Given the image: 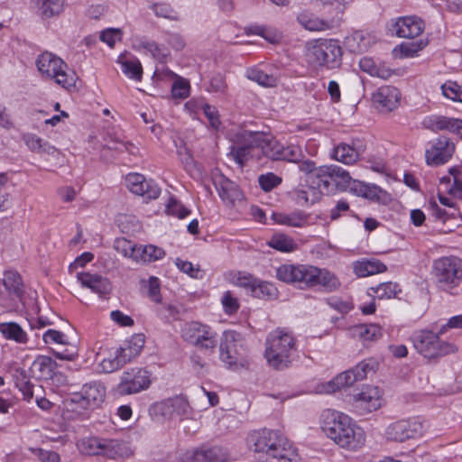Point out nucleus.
Listing matches in <instances>:
<instances>
[{
    "label": "nucleus",
    "instance_id": "1",
    "mask_svg": "<svg viewBox=\"0 0 462 462\" xmlns=\"http://www.w3.org/2000/svg\"><path fill=\"white\" fill-rule=\"evenodd\" d=\"M321 429L340 448L356 451L365 442L364 430L346 414L327 410L322 413Z\"/></svg>",
    "mask_w": 462,
    "mask_h": 462
},
{
    "label": "nucleus",
    "instance_id": "2",
    "mask_svg": "<svg viewBox=\"0 0 462 462\" xmlns=\"http://www.w3.org/2000/svg\"><path fill=\"white\" fill-rule=\"evenodd\" d=\"M248 447L266 456L268 462H297L298 454L290 441L279 431L260 430L247 437Z\"/></svg>",
    "mask_w": 462,
    "mask_h": 462
},
{
    "label": "nucleus",
    "instance_id": "3",
    "mask_svg": "<svg viewBox=\"0 0 462 462\" xmlns=\"http://www.w3.org/2000/svg\"><path fill=\"white\" fill-rule=\"evenodd\" d=\"M295 350V339L292 335L278 328L268 335L264 356L272 367L283 370L291 365V354Z\"/></svg>",
    "mask_w": 462,
    "mask_h": 462
},
{
    "label": "nucleus",
    "instance_id": "4",
    "mask_svg": "<svg viewBox=\"0 0 462 462\" xmlns=\"http://www.w3.org/2000/svg\"><path fill=\"white\" fill-rule=\"evenodd\" d=\"M411 340L416 351L425 358L432 359L457 352V347L442 341L431 330L421 329L412 333Z\"/></svg>",
    "mask_w": 462,
    "mask_h": 462
},
{
    "label": "nucleus",
    "instance_id": "5",
    "mask_svg": "<svg viewBox=\"0 0 462 462\" xmlns=\"http://www.w3.org/2000/svg\"><path fill=\"white\" fill-rule=\"evenodd\" d=\"M431 274L439 289L450 291L462 281V260L456 256L436 259L432 264Z\"/></svg>",
    "mask_w": 462,
    "mask_h": 462
},
{
    "label": "nucleus",
    "instance_id": "6",
    "mask_svg": "<svg viewBox=\"0 0 462 462\" xmlns=\"http://www.w3.org/2000/svg\"><path fill=\"white\" fill-rule=\"evenodd\" d=\"M313 183L323 195L345 190L349 187L352 178L349 172L337 165H324L317 169L312 175Z\"/></svg>",
    "mask_w": 462,
    "mask_h": 462
},
{
    "label": "nucleus",
    "instance_id": "7",
    "mask_svg": "<svg viewBox=\"0 0 462 462\" xmlns=\"http://www.w3.org/2000/svg\"><path fill=\"white\" fill-rule=\"evenodd\" d=\"M306 56L314 67L334 69L340 64L342 49L337 40H318L308 47Z\"/></svg>",
    "mask_w": 462,
    "mask_h": 462
},
{
    "label": "nucleus",
    "instance_id": "8",
    "mask_svg": "<svg viewBox=\"0 0 462 462\" xmlns=\"http://www.w3.org/2000/svg\"><path fill=\"white\" fill-rule=\"evenodd\" d=\"M36 66L43 77L54 79L62 88H69L75 86V73H68L67 64L55 54L49 51L42 53L36 60Z\"/></svg>",
    "mask_w": 462,
    "mask_h": 462
},
{
    "label": "nucleus",
    "instance_id": "9",
    "mask_svg": "<svg viewBox=\"0 0 462 462\" xmlns=\"http://www.w3.org/2000/svg\"><path fill=\"white\" fill-rule=\"evenodd\" d=\"M191 407L182 395H176L162 402L152 404L149 414L157 422H165L175 417H189L191 414Z\"/></svg>",
    "mask_w": 462,
    "mask_h": 462
},
{
    "label": "nucleus",
    "instance_id": "10",
    "mask_svg": "<svg viewBox=\"0 0 462 462\" xmlns=\"http://www.w3.org/2000/svg\"><path fill=\"white\" fill-rule=\"evenodd\" d=\"M181 337L200 349H214L217 345V333L209 326L198 321L186 323L181 329Z\"/></svg>",
    "mask_w": 462,
    "mask_h": 462
},
{
    "label": "nucleus",
    "instance_id": "11",
    "mask_svg": "<svg viewBox=\"0 0 462 462\" xmlns=\"http://www.w3.org/2000/svg\"><path fill=\"white\" fill-rule=\"evenodd\" d=\"M239 334L233 330L224 331L219 343V359L228 369L236 370L244 365L245 358L238 341Z\"/></svg>",
    "mask_w": 462,
    "mask_h": 462
},
{
    "label": "nucleus",
    "instance_id": "12",
    "mask_svg": "<svg viewBox=\"0 0 462 462\" xmlns=\"http://www.w3.org/2000/svg\"><path fill=\"white\" fill-rule=\"evenodd\" d=\"M422 422L418 418L398 420L390 423L384 430V437L389 441L404 442L421 435Z\"/></svg>",
    "mask_w": 462,
    "mask_h": 462
},
{
    "label": "nucleus",
    "instance_id": "13",
    "mask_svg": "<svg viewBox=\"0 0 462 462\" xmlns=\"http://www.w3.org/2000/svg\"><path fill=\"white\" fill-rule=\"evenodd\" d=\"M150 384L149 372L143 368L134 367L123 373L117 392L121 395L134 394L146 390Z\"/></svg>",
    "mask_w": 462,
    "mask_h": 462
},
{
    "label": "nucleus",
    "instance_id": "14",
    "mask_svg": "<svg viewBox=\"0 0 462 462\" xmlns=\"http://www.w3.org/2000/svg\"><path fill=\"white\" fill-rule=\"evenodd\" d=\"M105 397V386L100 382L94 381L85 383L80 392L72 393L70 402L79 404L82 409L93 410L104 402Z\"/></svg>",
    "mask_w": 462,
    "mask_h": 462
},
{
    "label": "nucleus",
    "instance_id": "15",
    "mask_svg": "<svg viewBox=\"0 0 462 462\" xmlns=\"http://www.w3.org/2000/svg\"><path fill=\"white\" fill-rule=\"evenodd\" d=\"M454 152V143L447 136H439L432 143L430 148L426 150V162L430 166L442 165L451 159Z\"/></svg>",
    "mask_w": 462,
    "mask_h": 462
},
{
    "label": "nucleus",
    "instance_id": "16",
    "mask_svg": "<svg viewBox=\"0 0 462 462\" xmlns=\"http://www.w3.org/2000/svg\"><path fill=\"white\" fill-rule=\"evenodd\" d=\"M129 190L147 199H155L161 194V189L152 180H146L143 175L129 173L125 177Z\"/></svg>",
    "mask_w": 462,
    "mask_h": 462
},
{
    "label": "nucleus",
    "instance_id": "17",
    "mask_svg": "<svg viewBox=\"0 0 462 462\" xmlns=\"http://www.w3.org/2000/svg\"><path fill=\"white\" fill-rule=\"evenodd\" d=\"M354 401L356 407L361 410V413L372 412L382 405V392L377 386L366 385L360 393L354 395Z\"/></svg>",
    "mask_w": 462,
    "mask_h": 462
},
{
    "label": "nucleus",
    "instance_id": "18",
    "mask_svg": "<svg viewBox=\"0 0 462 462\" xmlns=\"http://www.w3.org/2000/svg\"><path fill=\"white\" fill-rule=\"evenodd\" d=\"M423 29L422 20L416 16L401 17L392 27V31L400 38H415L422 33Z\"/></svg>",
    "mask_w": 462,
    "mask_h": 462
},
{
    "label": "nucleus",
    "instance_id": "19",
    "mask_svg": "<svg viewBox=\"0 0 462 462\" xmlns=\"http://www.w3.org/2000/svg\"><path fill=\"white\" fill-rule=\"evenodd\" d=\"M100 456L111 459L119 457H128L132 455V450L127 443L123 440L101 438Z\"/></svg>",
    "mask_w": 462,
    "mask_h": 462
},
{
    "label": "nucleus",
    "instance_id": "20",
    "mask_svg": "<svg viewBox=\"0 0 462 462\" xmlns=\"http://www.w3.org/2000/svg\"><path fill=\"white\" fill-rule=\"evenodd\" d=\"M77 277L83 287L88 288L99 295L108 294L112 290L109 280L101 275L82 272L79 273Z\"/></svg>",
    "mask_w": 462,
    "mask_h": 462
},
{
    "label": "nucleus",
    "instance_id": "21",
    "mask_svg": "<svg viewBox=\"0 0 462 462\" xmlns=\"http://www.w3.org/2000/svg\"><path fill=\"white\" fill-rule=\"evenodd\" d=\"M228 457L226 449L215 446L194 450L187 462H226Z\"/></svg>",
    "mask_w": 462,
    "mask_h": 462
},
{
    "label": "nucleus",
    "instance_id": "22",
    "mask_svg": "<svg viewBox=\"0 0 462 462\" xmlns=\"http://www.w3.org/2000/svg\"><path fill=\"white\" fill-rule=\"evenodd\" d=\"M213 183L223 201L234 203L240 199L242 195L236 184L222 174L214 175Z\"/></svg>",
    "mask_w": 462,
    "mask_h": 462
},
{
    "label": "nucleus",
    "instance_id": "23",
    "mask_svg": "<svg viewBox=\"0 0 462 462\" xmlns=\"http://www.w3.org/2000/svg\"><path fill=\"white\" fill-rule=\"evenodd\" d=\"M373 100L382 107L389 111L394 109L400 100V92L398 88L392 86H383L373 94Z\"/></svg>",
    "mask_w": 462,
    "mask_h": 462
},
{
    "label": "nucleus",
    "instance_id": "24",
    "mask_svg": "<svg viewBox=\"0 0 462 462\" xmlns=\"http://www.w3.org/2000/svg\"><path fill=\"white\" fill-rule=\"evenodd\" d=\"M292 197L300 206H309L318 202L323 196L321 190L314 183H307L305 187L294 189Z\"/></svg>",
    "mask_w": 462,
    "mask_h": 462
},
{
    "label": "nucleus",
    "instance_id": "25",
    "mask_svg": "<svg viewBox=\"0 0 462 462\" xmlns=\"http://www.w3.org/2000/svg\"><path fill=\"white\" fill-rule=\"evenodd\" d=\"M356 381L358 380L355 374V371H353V369L347 370L338 374L333 380L319 385L318 391L320 393H332L343 387L351 386Z\"/></svg>",
    "mask_w": 462,
    "mask_h": 462
},
{
    "label": "nucleus",
    "instance_id": "26",
    "mask_svg": "<svg viewBox=\"0 0 462 462\" xmlns=\"http://www.w3.org/2000/svg\"><path fill=\"white\" fill-rule=\"evenodd\" d=\"M55 363L46 356H38L29 368L30 376L37 380H46L51 377Z\"/></svg>",
    "mask_w": 462,
    "mask_h": 462
},
{
    "label": "nucleus",
    "instance_id": "27",
    "mask_svg": "<svg viewBox=\"0 0 462 462\" xmlns=\"http://www.w3.org/2000/svg\"><path fill=\"white\" fill-rule=\"evenodd\" d=\"M361 149L346 143H339L331 153V157L344 164H353L360 157Z\"/></svg>",
    "mask_w": 462,
    "mask_h": 462
},
{
    "label": "nucleus",
    "instance_id": "28",
    "mask_svg": "<svg viewBox=\"0 0 462 462\" xmlns=\"http://www.w3.org/2000/svg\"><path fill=\"white\" fill-rule=\"evenodd\" d=\"M316 277L314 282V287L320 285L327 291H335L339 289L341 282L339 279L331 272L327 269H321L316 267Z\"/></svg>",
    "mask_w": 462,
    "mask_h": 462
},
{
    "label": "nucleus",
    "instance_id": "29",
    "mask_svg": "<svg viewBox=\"0 0 462 462\" xmlns=\"http://www.w3.org/2000/svg\"><path fill=\"white\" fill-rule=\"evenodd\" d=\"M297 21L302 27L311 32H320L330 29L328 22L308 12H301L298 15Z\"/></svg>",
    "mask_w": 462,
    "mask_h": 462
},
{
    "label": "nucleus",
    "instance_id": "30",
    "mask_svg": "<svg viewBox=\"0 0 462 462\" xmlns=\"http://www.w3.org/2000/svg\"><path fill=\"white\" fill-rule=\"evenodd\" d=\"M386 269V265L378 260H364L354 264V272L359 277L383 273Z\"/></svg>",
    "mask_w": 462,
    "mask_h": 462
},
{
    "label": "nucleus",
    "instance_id": "31",
    "mask_svg": "<svg viewBox=\"0 0 462 462\" xmlns=\"http://www.w3.org/2000/svg\"><path fill=\"white\" fill-rule=\"evenodd\" d=\"M273 219L281 225H286L293 227L304 226L308 222V217L301 211L291 213H273Z\"/></svg>",
    "mask_w": 462,
    "mask_h": 462
},
{
    "label": "nucleus",
    "instance_id": "32",
    "mask_svg": "<svg viewBox=\"0 0 462 462\" xmlns=\"http://www.w3.org/2000/svg\"><path fill=\"white\" fill-rule=\"evenodd\" d=\"M165 256V251L162 247L153 245H139L137 255H135L136 263H152L161 260Z\"/></svg>",
    "mask_w": 462,
    "mask_h": 462
},
{
    "label": "nucleus",
    "instance_id": "33",
    "mask_svg": "<svg viewBox=\"0 0 462 462\" xmlns=\"http://www.w3.org/2000/svg\"><path fill=\"white\" fill-rule=\"evenodd\" d=\"M401 292L402 290L399 284L392 282H383L376 287H370L368 289V295L379 300L397 298Z\"/></svg>",
    "mask_w": 462,
    "mask_h": 462
},
{
    "label": "nucleus",
    "instance_id": "34",
    "mask_svg": "<svg viewBox=\"0 0 462 462\" xmlns=\"http://www.w3.org/2000/svg\"><path fill=\"white\" fill-rule=\"evenodd\" d=\"M15 386L23 393V399L30 402L33 397L34 385L30 381V375L23 368H17L14 373Z\"/></svg>",
    "mask_w": 462,
    "mask_h": 462
},
{
    "label": "nucleus",
    "instance_id": "35",
    "mask_svg": "<svg viewBox=\"0 0 462 462\" xmlns=\"http://www.w3.org/2000/svg\"><path fill=\"white\" fill-rule=\"evenodd\" d=\"M350 333L353 337H358L363 341L375 340L382 336V328L375 324H360L350 328Z\"/></svg>",
    "mask_w": 462,
    "mask_h": 462
},
{
    "label": "nucleus",
    "instance_id": "36",
    "mask_svg": "<svg viewBox=\"0 0 462 462\" xmlns=\"http://www.w3.org/2000/svg\"><path fill=\"white\" fill-rule=\"evenodd\" d=\"M0 332L9 340H14L17 343H26L27 334L20 325L14 322L0 323Z\"/></svg>",
    "mask_w": 462,
    "mask_h": 462
},
{
    "label": "nucleus",
    "instance_id": "37",
    "mask_svg": "<svg viewBox=\"0 0 462 462\" xmlns=\"http://www.w3.org/2000/svg\"><path fill=\"white\" fill-rule=\"evenodd\" d=\"M316 266L310 264H299L296 286L300 289L314 287Z\"/></svg>",
    "mask_w": 462,
    "mask_h": 462
},
{
    "label": "nucleus",
    "instance_id": "38",
    "mask_svg": "<svg viewBox=\"0 0 462 462\" xmlns=\"http://www.w3.org/2000/svg\"><path fill=\"white\" fill-rule=\"evenodd\" d=\"M118 62L121 64L123 73L129 79L137 81L141 80L143 76V67L138 59H124L123 57H119Z\"/></svg>",
    "mask_w": 462,
    "mask_h": 462
},
{
    "label": "nucleus",
    "instance_id": "39",
    "mask_svg": "<svg viewBox=\"0 0 462 462\" xmlns=\"http://www.w3.org/2000/svg\"><path fill=\"white\" fill-rule=\"evenodd\" d=\"M41 14L51 17L60 14L64 8L65 0H34Z\"/></svg>",
    "mask_w": 462,
    "mask_h": 462
},
{
    "label": "nucleus",
    "instance_id": "40",
    "mask_svg": "<svg viewBox=\"0 0 462 462\" xmlns=\"http://www.w3.org/2000/svg\"><path fill=\"white\" fill-rule=\"evenodd\" d=\"M23 140L32 152L52 153L55 148L34 134H25Z\"/></svg>",
    "mask_w": 462,
    "mask_h": 462
},
{
    "label": "nucleus",
    "instance_id": "41",
    "mask_svg": "<svg viewBox=\"0 0 462 462\" xmlns=\"http://www.w3.org/2000/svg\"><path fill=\"white\" fill-rule=\"evenodd\" d=\"M268 245L273 249L284 253L292 252L297 247L294 240L284 234L274 235L268 242Z\"/></svg>",
    "mask_w": 462,
    "mask_h": 462
},
{
    "label": "nucleus",
    "instance_id": "42",
    "mask_svg": "<svg viewBox=\"0 0 462 462\" xmlns=\"http://www.w3.org/2000/svg\"><path fill=\"white\" fill-rule=\"evenodd\" d=\"M261 148L266 157L275 161L281 159L283 144L274 138H267L262 141Z\"/></svg>",
    "mask_w": 462,
    "mask_h": 462
},
{
    "label": "nucleus",
    "instance_id": "43",
    "mask_svg": "<svg viewBox=\"0 0 462 462\" xmlns=\"http://www.w3.org/2000/svg\"><path fill=\"white\" fill-rule=\"evenodd\" d=\"M4 285L5 289L17 296L23 292V282L20 274L15 271H8L5 273Z\"/></svg>",
    "mask_w": 462,
    "mask_h": 462
},
{
    "label": "nucleus",
    "instance_id": "44",
    "mask_svg": "<svg viewBox=\"0 0 462 462\" xmlns=\"http://www.w3.org/2000/svg\"><path fill=\"white\" fill-rule=\"evenodd\" d=\"M299 264H282L276 269V278L296 286Z\"/></svg>",
    "mask_w": 462,
    "mask_h": 462
},
{
    "label": "nucleus",
    "instance_id": "45",
    "mask_svg": "<svg viewBox=\"0 0 462 462\" xmlns=\"http://www.w3.org/2000/svg\"><path fill=\"white\" fill-rule=\"evenodd\" d=\"M101 443L99 437L85 438L78 442V448L85 455L99 456Z\"/></svg>",
    "mask_w": 462,
    "mask_h": 462
},
{
    "label": "nucleus",
    "instance_id": "46",
    "mask_svg": "<svg viewBox=\"0 0 462 462\" xmlns=\"http://www.w3.org/2000/svg\"><path fill=\"white\" fill-rule=\"evenodd\" d=\"M137 245L125 237L116 238L114 242V248L116 252L123 254L125 257L133 259L135 262V255H137Z\"/></svg>",
    "mask_w": 462,
    "mask_h": 462
},
{
    "label": "nucleus",
    "instance_id": "47",
    "mask_svg": "<svg viewBox=\"0 0 462 462\" xmlns=\"http://www.w3.org/2000/svg\"><path fill=\"white\" fill-rule=\"evenodd\" d=\"M247 77L249 79L263 87H274L277 84V79L275 77L259 69L248 70Z\"/></svg>",
    "mask_w": 462,
    "mask_h": 462
},
{
    "label": "nucleus",
    "instance_id": "48",
    "mask_svg": "<svg viewBox=\"0 0 462 462\" xmlns=\"http://www.w3.org/2000/svg\"><path fill=\"white\" fill-rule=\"evenodd\" d=\"M441 89L446 97L462 103V86L456 81H447L441 86Z\"/></svg>",
    "mask_w": 462,
    "mask_h": 462
},
{
    "label": "nucleus",
    "instance_id": "49",
    "mask_svg": "<svg viewBox=\"0 0 462 462\" xmlns=\"http://www.w3.org/2000/svg\"><path fill=\"white\" fill-rule=\"evenodd\" d=\"M140 47L149 52L153 59L160 62H164L168 55L164 50L152 41H141Z\"/></svg>",
    "mask_w": 462,
    "mask_h": 462
},
{
    "label": "nucleus",
    "instance_id": "50",
    "mask_svg": "<svg viewBox=\"0 0 462 462\" xmlns=\"http://www.w3.org/2000/svg\"><path fill=\"white\" fill-rule=\"evenodd\" d=\"M304 157L300 146L296 144L283 145L282 155L280 160L288 161L291 162H300Z\"/></svg>",
    "mask_w": 462,
    "mask_h": 462
},
{
    "label": "nucleus",
    "instance_id": "51",
    "mask_svg": "<svg viewBox=\"0 0 462 462\" xmlns=\"http://www.w3.org/2000/svg\"><path fill=\"white\" fill-rule=\"evenodd\" d=\"M258 182L262 189L264 191H270L282 183V178L273 172H268L266 174L260 175Z\"/></svg>",
    "mask_w": 462,
    "mask_h": 462
},
{
    "label": "nucleus",
    "instance_id": "52",
    "mask_svg": "<svg viewBox=\"0 0 462 462\" xmlns=\"http://www.w3.org/2000/svg\"><path fill=\"white\" fill-rule=\"evenodd\" d=\"M166 211L169 215L175 216L180 219L190 214V211L174 198L169 199Z\"/></svg>",
    "mask_w": 462,
    "mask_h": 462
},
{
    "label": "nucleus",
    "instance_id": "53",
    "mask_svg": "<svg viewBox=\"0 0 462 462\" xmlns=\"http://www.w3.org/2000/svg\"><path fill=\"white\" fill-rule=\"evenodd\" d=\"M276 288L273 284L266 282L256 280V284L254 285L252 294L255 297H271L275 294Z\"/></svg>",
    "mask_w": 462,
    "mask_h": 462
},
{
    "label": "nucleus",
    "instance_id": "54",
    "mask_svg": "<svg viewBox=\"0 0 462 462\" xmlns=\"http://www.w3.org/2000/svg\"><path fill=\"white\" fill-rule=\"evenodd\" d=\"M152 9L158 17H163L171 21L179 20L176 12L168 4H154Z\"/></svg>",
    "mask_w": 462,
    "mask_h": 462
},
{
    "label": "nucleus",
    "instance_id": "55",
    "mask_svg": "<svg viewBox=\"0 0 462 462\" xmlns=\"http://www.w3.org/2000/svg\"><path fill=\"white\" fill-rule=\"evenodd\" d=\"M99 365L104 373H112L124 366L116 351L115 352L114 356H110L109 357L104 358L100 362Z\"/></svg>",
    "mask_w": 462,
    "mask_h": 462
},
{
    "label": "nucleus",
    "instance_id": "56",
    "mask_svg": "<svg viewBox=\"0 0 462 462\" xmlns=\"http://www.w3.org/2000/svg\"><path fill=\"white\" fill-rule=\"evenodd\" d=\"M204 115L208 118L211 128L217 130L221 125L217 109L208 104L202 106Z\"/></svg>",
    "mask_w": 462,
    "mask_h": 462
},
{
    "label": "nucleus",
    "instance_id": "57",
    "mask_svg": "<svg viewBox=\"0 0 462 462\" xmlns=\"http://www.w3.org/2000/svg\"><path fill=\"white\" fill-rule=\"evenodd\" d=\"M221 301L225 312L229 315L236 313L239 309L238 300L229 291L224 293Z\"/></svg>",
    "mask_w": 462,
    "mask_h": 462
},
{
    "label": "nucleus",
    "instance_id": "58",
    "mask_svg": "<svg viewBox=\"0 0 462 462\" xmlns=\"http://www.w3.org/2000/svg\"><path fill=\"white\" fill-rule=\"evenodd\" d=\"M375 363L372 360H364L358 363L353 371H355V374L357 380H363L367 376L369 372H374Z\"/></svg>",
    "mask_w": 462,
    "mask_h": 462
},
{
    "label": "nucleus",
    "instance_id": "59",
    "mask_svg": "<svg viewBox=\"0 0 462 462\" xmlns=\"http://www.w3.org/2000/svg\"><path fill=\"white\" fill-rule=\"evenodd\" d=\"M103 150H110L114 151L116 153H123V152H128L130 154H134L137 151V148L134 143H132L129 141L126 142H121L118 144L111 145L110 143H106L104 145Z\"/></svg>",
    "mask_w": 462,
    "mask_h": 462
},
{
    "label": "nucleus",
    "instance_id": "60",
    "mask_svg": "<svg viewBox=\"0 0 462 462\" xmlns=\"http://www.w3.org/2000/svg\"><path fill=\"white\" fill-rule=\"evenodd\" d=\"M122 31L120 29L108 28L104 30L100 34V40L113 47L116 41H120Z\"/></svg>",
    "mask_w": 462,
    "mask_h": 462
},
{
    "label": "nucleus",
    "instance_id": "61",
    "mask_svg": "<svg viewBox=\"0 0 462 462\" xmlns=\"http://www.w3.org/2000/svg\"><path fill=\"white\" fill-rule=\"evenodd\" d=\"M42 338L46 344H51V343H57V344H60V345L68 344L67 337L65 336V334H63L60 331L54 330V329L47 330L43 334Z\"/></svg>",
    "mask_w": 462,
    "mask_h": 462
},
{
    "label": "nucleus",
    "instance_id": "62",
    "mask_svg": "<svg viewBox=\"0 0 462 462\" xmlns=\"http://www.w3.org/2000/svg\"><path fill=\"white\" fill-rule=\"evenodd\" d=\"M226 88L227 86L224 76L217 74L212 77L210 80L209 91L219 95H225Z\"/></svg>",
    "mask_w": 462,
    "mask_h": 462
},
{
    "label": "nucleus",
    "instance_id": "63",
    "mask_svg": "<svg viewBox=\"0 0 462 462\" xmlns=\"http://www.w3.org/2000/svg\"><path fill=\"white\" fill-rule=\"evenodd\" d=\"M328 304L334 310L341 312V313H347L352 309V303L347 300H343L340 298L337 297H331L327 300Z\"/></svg>",
    "mask_w": 462,
    "mask_h": 462
},
{
    "label": "nucleus",
    "instance_id": "64",
    "mask_svg": "<svg viewBox=\"0 0 462 462\" xmlns=\"http://www.w3.org/2000/svg\"><path fill=\"white\" fill-rule=\"evenodd\" d=\"M34 455L41 460L42 462H60V455L51 450H45L42 448H37L33 450Z\"/></svg>",
    "mask_w": 462,
    "mask_h": 462
}]
</instances>
